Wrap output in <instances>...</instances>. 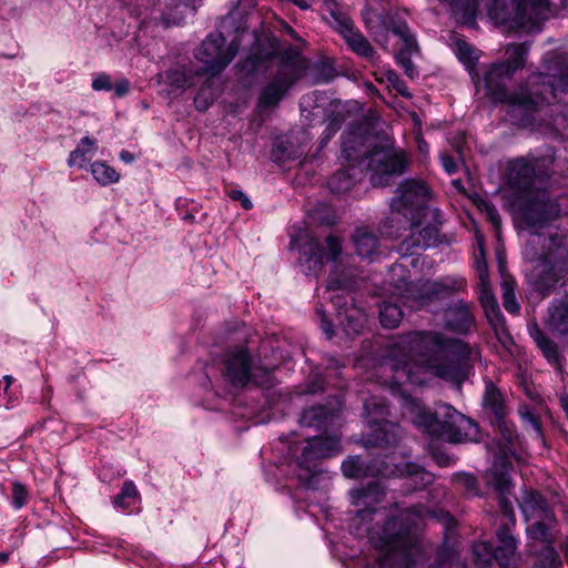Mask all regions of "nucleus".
<instances>
[{
  "label": "nucleus",
  "mask_w": 568,
  "mask_h": 568,
  "mask_svg": "<svg viewBox=\"0 0 568 568\" xmlns=\"http://www.w3.org/2000/svg\"><path fill=\"white\" fill-rule=\"evenodd\" d=\"M519 220L528 231L523 255L532 264L530 278L537 291L549 292L561 273L568 271V240L565 235L544 234L545 227L559 214L558 204L545 187L514 197Z\"/></svg>",
  "instance_id": "f257e3e1"
},
{
  "label": "nucleus",
  "mask_w": 568,
  "mask_h": 568,
  "mask_svg": "<svg viewBox=\"0 0 568 568\" xmlns=\"http://www.w3.org/2000/svg\"><path fill=\"white\" fill-rule=\"evenodd\" d=\"M403 343L408 346L410 355L404 361H393L396 383L414 382L413 361L454 384L460 385L466 379L470 348L463 341L445 337L438 332H414Z\"/></svg>",
  "instance_id": "f03ea898"
},
{
  "label": "nucleus",
  "mask_w": 568,
  "mask_h": 568,
  "mask_svg": "<svg viewBox=\"0 0 568 568\" xmlns=\"http://www.w3.org/2000/svg\"><path fill=\"white\" fill-rule=\"evenodd\" d=\"M425 516L447 519L448 514L429 510L422 505L413 506L398 516L389 518L383 527L371 531L369 540L378 551V568H413L420 557L422 549L413 535Z\"/></svg>",
  "instance_id": "7ed1b4c3"
},
{
  "label": "nucleus",
  "mask_w": 568,
  "mask_h": 568,
  "mask_svg": "<svg viewBox=\"0 0 568 568\" xmlns=\"http://www.w3.org/2000/svg\"><path fill=\"white\" fill-rule=\"evenodd\" d=\"M363 139L355 133H348L343 138L342 158L347 163V169L337 171L328 181V187L334 193H344L348 191L356 180L355 163L372 172L371 183L374 186H385L392 178L400 176L405 173L409 164L407 154L402 150H396L392 145L385 144L374 146L368 152H362Z\"/></svg>",
  "instance_id": "20e7f679"
},
{
  "label": "nucleus",
  "mask_w": 568,
  "mask_h": 568,
  "mask_svg": "<svg viewBox=\"0 0 568 568\" xmlns=\"http://www.w3.org/2000/svg\"><path fill=\"white\" fill-rule=\"evenodd\" d=\"M413 423L428 435L449 443L477 440L478 425L452 405L438 403L435 410L416 406Z\"/></svg>",
  "instance_id": "39448f33"
},
{
  "label": "nucleus",
  "mask_w": 568,
  "mask_h": 568,
  "mask_svg": "<svg viewBox=\"0 0 568 568\" xmlns=\"http://www.w3.org/2000/svg\"><path fill=\"white\" fill-rule=\"evenodd\" d=\"M406 270L403 265H394L390 268V283L394 285V294L410 303V306L424 305L428 301L448 296L465 288L466 281L458 276H445L438 281L420 280L415 283L405 277Z\"/></svg>",
  "instance_id": "423d86ee"
},
{
  "label": "nucleus",
  "mask_w": 568,
  "mask_h": 568,
  "mask_svg": "<svg viewBox=\"0 0 568 568\" xmlns=\"http://www.w3.org/2000/svg\"><path fill=\"white\" fill-rule=\"evenodd\" d=\"M305 63L298 54L284 59L275 74L261 89L257 109L265 111L277 108L291 88L303 75Z\"/></svg>",
  "instance_id": "0eeeda50"
},
{
  "label": "nucleus",
  "mask_w": 568,
  "mask_h": 568,
  "mask_svg": "<svg viewBox=\"0 0 568 568\" xmlns=\"http://www.w3.org/2000/svg\"><path fill=\"white\" fill-rule=\"evenodd\" d=\"M550 159L518 158L509 163L508 183L515 196H520L544 187V182L550 176Z\"/></svg>",
  "instance_id": "6e6552de"
},
{
  "label": "nucleus",
  "mask_w": 568,
  "mask_h": 568,
  "mask_svg": "<svg viewBox=\"0 0 568 568\" xmlns=\"http://www.w3.org/2000/svg\"><path fill=\"white\" fill-rule=\"evenodd\" d=\"M548 10V0H518L514 12L506 9L504 0H495L489 14L498 23L526 28L538 26L547 18Z\"/></svg>",
  "instance_id": "1a4fd4ad"
},
{
  "label": "nucleus",
  "mask_w": 568,
  "mask_h": 568,
  "mask_svg": "<svg viewBox=\"0 0 568 568\" xmlns=\"http://www.w3.org/2000/svg\"><path fill=\"white\" fill-rule=\"evenodd\" d=\"M225 376L236 387H244L248 383L270 388L274 377L270 369L254 366L246 349L231 352L224 361Z\"/></svg>",
  "instance_id": "9d476101"
},
{
  "label": "nucleus",
  "mask_w": 568,
  "mask_h": 568,
  "mask_svg": "<svg viewBox=\"0 0 568 568\" xmlns=\"http://www.w3.org/2000/svg\"><path fill=\"white\" fill-rule=\"evenodd\" d=\"M328 291H342L332 295L331 300L336 308L337 317L341 326L348 335L359 334L366 325V313L363 308L354 303V298L349 291L352 285L349 282L342 278H329L327 283Z\"/></svg>",
  "instance_id": "9b49d317"
},
{
  "label": "nucleus",
  "mask_w": 568,
  "mask_h": 568,
  "mask_svg": "<svg viewBox=\"0 0 568 568\" xmlns=\"http://www.w3.org/2000/svg\"><path fill=\"white\" fill-rule=\"evenodd\" d=\"M239 49L240 41L237 39H233L226 44V39L222 33H211L199 48L196 58L205 64L206 72L217 74L232 62Z\"/></svg>",
  "instance_id": "f8f14e48"
},
{
  "label": "nucleus",
  "mask_w": 568,
  "mask_h": 568,
  "mask_svg": "<svg viewBox=\"0 0 568 568\" xmlns=\"http://www.w3.org/2000/svg\"><path fill=\"white\" fill-rule=\"evenodd\" d=\"M392 199L390 207L408 221L419 220L429 197L427 185L420 180H404Z\"/></svg>",
  "instance_id": "ddd939ff"
},
{
  "label": "nucleus",
  "mask_w": 568,
  "mask_h": 568,
  "mask_svg": "<svg viewBox=\"0 0 568 568\" xmlns=\"http://www.w3.org/2000/svg\"><path fill=\"white\" fill-rule=\"evenodd\" d=\"M339 448V438L335 436L313 437L305 442L296 463L300 468L314 475L317 471V460L338 453Z\"/></svg>",
  "instance_id": "4468645a"
},
{
  "label": "nucleus",
  "mask_w": 568,
  "mask_h": 568,
  "mask_svg": "<svg viewBox=\"0 0 568 568\" xmlns=\"http://www.w3.org/2000/svg\"><path fill=\"white\" fill-rule=\"evenodd\" d=\"M327 252L325 253L317 240H310L302 248L303 255L306 256L308 271L317 273L321 271L325 261H336L342 252V243L339 237L329 235L326 239Z\"/></svg>",
  "instance_id": "2eb2a0df"
},
{
  "label": "nucleus",
  "mask_w": 568,
  "mask_h": 568,
  "mask_svg": "<svg viewBox=\"0 0 568 568\" xmlns=\"http://www.w3.org/2000/svg\"><path fill=\"white\" fill-rule=\"evenodd\" d=\"M446 328L457 334H468L475 326L471 305L463 300L452 303L444 313Z\"/></svg>",
  "instance_id": "dca6fc26"
},
{
  "label": "nucleus",
  "mask_w": 568,
  "mask_h": 568,
  "mask_svg": "<svg viewBox=\"0 0 568 568\" xmlns=\"http://www.w3.org/2000/svg\"><path fill=\"white\" fill-rule=\"evenodd\" d=\"M545 325L554 335L568 344V294L550 303Z\"/></svg>",
  "instance_id": "f3484780"
},
{
  "label": "nucleus",
  "mask_w": 568,
  "mask_h": 568,
  "mask_svg": "<svg viewBox=\"0 0 568 568\" xmlns=\"http://www.w3.org/2000/svg\"><path fill=\"white\" fill-rule=\"evenodd\" d=\"M384 495L383 488L375 481L349 491L352 504L358 508L357 516L363 519L374 511V507L384 499Z\"/></svg>",
  "instance_id": "a211bd4d"
},
{
  "label": "nucleus",
  "mask_w": 568,
  "mask_h": 568,
  "mask_svg": "<svg viewBox=\"0 0 568 568\" xmlns=\"http://www.w3.org/2000/svg\"><path fill=\"white\" fill-rule=\"evenodd\" d=\"M410 222V235L402 242V250L427 248L438 243V231L434 226L419 229L418 220Z\"/></svg>",
  "instance_id": "6ab92c4d"
},
{
  "label": "nucleus",
  "mask_w": 568,
  "mask_h": 568,
  "mask_svg": "<svg viewBox=\"0 0 568 568\" xmlns=\"http://www.w3.org/2000/svg\"><path fill=\"white\" fill-rule=\"evenodd\" d=\"M526 520L546 519L555 520V515L546 499L537 491H526L520 504Z\"/></svg>",
  "instance_id": "aec40b11"
},
{
  "label": "nucleus",
  "mask_w": 568,
  "mask_h": 568,
  "mask_svg": "<svg viewBox=\"0 0 568 568\" xmlns=\"http://www.w3.org/2000/svg\"><path fill=\"white\" fill-rule=\"evenodd\" d=\"M483 407L498 424H501L507 415L505 399L498 387L490 381L486 383Z\"/></svg>",
  "instance_id": "412c9836"
},
{
  "label": "nucleus",
  "mask_w": 568,
  "mask_h": 568,
  "mask_svg": "<svg viewBox=\"0 0 568 568\" xmlns=\"http://www.w3.org/2000/svg\"><path fill=\"white\" fill-rule=\"evenodd\" d=\"M337 32L341 33L348 47L356 54L366 59L374 58L375 50L369 44L368 40L361 32L354 29L352 20L348 22V26H344Z\"/></svg>",
  "instance_id": "4be33fe9"
},
{
  "label": "nucleus",
  "mask_w": 568,
  "mask_h": 568,
  "mask_svg": "<svg viewBox=\"0 0 568 568\" xmlns=\"http://www.w3.org/2000/svg\"><path fill=\"white\" fill-rule=\"evenodd\" d=\"M400 437V427L397 424L384 420L378 424L375 433L369 435L366 444L368 446L388 447L396 445Z\"/></svg>",
  "instance_id": "5701e85b"
},
{
  "label": "nucleus",
  "mask_w": 568,
  "mask_h": 568,
  "mask_svg": "<svg viewBox=\"0 0 568 568\" xmlns=\"http://www.w3.org/2000/svg\"><path fill=\"white\" fill-rule=\"evenodd\" d=\"M498 545L494 548L495 560L501 566L508 565L517 549V540L510 532L507 525L501 526L497 531Z\"/></svg>",
  "instance_id": "b1692460"
},
{
  "label": "nucleus",
  "mask_w": 568,
  "mask_h": 568,
  "mask_svg": "<svg viewBox=\"0 0 568 568\" xmlns=\"http://www.w3.org/2000/svg\"><path fill=\"white\" fill-rule=\"evenodd\" d=\"M529 334L546 359L552 365H559L561 355L558 345L548 337L537 325L529 328Z\"/></svg>",
  "instance_id": "393cba45"
},
{
  "label": "nucleus",
  "mask_w": 568,
  "mask_h": 568,
  "mask_svg": "<svg viewBox=\"0 0 568 568\" xmlns=\"http://www.w3.org/2000/svg\"><path fill=\"white\" fill-rule=\"evenodd\" d=\"M98 150L97 140L89 136L81 139L79 145L70 153L68 159L69 166L87 169V164Z\"/></svg>",
  "instance_id": "a878e982"
},
{
  "label": "nucleus",
  "mask_w": 568,
  "mask_h": 568,
  "mask_svg": "<svg viewBox=\"0 0 568 568\" xmlns=\"http://www.w3.org/2000/svg\"><path fill=\"white\" fill-rule=\"evenodd\" d=\"M353 243L357 254L362 257H371L377 248V237L366 227H359L353 235Z\"/></svg>",
  "instance_id": "bb28decb"
},
{
  "label": "nucleus",
  "mask_w": 568,
  "mask_h": 568,
  "mask_svg": "<svg viewBox=\"0 0 568 568\" xmlns=\"http://www.w3.org/2000/svg\"><path fill=\"white\" fill-rule=\"evenodd\" d=\"M507 60L499 63V69H504L506 75H513L525 64L527 50L520 44H509L506 49Z\"/></svg>",
  "instance_id": "cd10ccee"
},
{
  "label": "nucleus",
  "mask_w": 568,
  "mask_h": 568,
  "mask_svg": "<svg viewBox=\"0 0 568 568\" xmlns=\"http://www.w3.org/2000/svg\"><path fill=\"white\" fill-rule=\"evenodd\" d=\"M488 483L501 495L509 491L511 485L508 466L504 462H496L488 473Z\"/></svg>",
  "instance_id": "c85d7f7f"
},
{
  "label": "nucleus",
  "mask_w": 568,
  "mask_h": 568,
  "mask_svg": "<svg viewBox=\"0 0 568 568\" xmlns=\"http://www.w3.org/2000/svg\"><path fill=\"white\" fill-rule=\"evenodd\" d=\"M274 57V50H268L265 52L256 51L248 57H246L243 61L237 63V68L244 72L246 75L253 74L254 72L266 67V63Z\"/></svg>",
  "instance_id": "c756f323"
},
{
  "label": "nucleus",
  "mask_w": 568,
  "mask_h": 568,
  "mask_svg": "<svg viewBox=\"0 0 568 568\" xmlns=\"http://www.w3.org/2000/svg\"><path fill=\"white\" fill-rule=\"evenodd\" d=\"M90 172L93 179L103 186L119 182L120 174L115 169L104 161H95L90 165Z\"/></svg>",
  "instance_id": "7c9ffc66"
},
{
  "label": "nucleus",
  "mask_w": 568,
  "mask_h": 568,
  "mask_svg": "<svg viewBox=\"0 0 568 568\" xmlns=\"http://www.w3.org/2000/svg\"><path fill=\"white\" fill-rule=\"evenodd\" d=\"M404 316L402 308L394 303L383 302L379 306V321L385 328H395Z\"/></svg>",
  "instance_id": "2f4dec72"
},
{
  "label": "nucleus",
  "mask_w": 568,
  "mask_h": 568,
  "mask_svg": "<svg viewBox=\"0 0 568 568\" xmlns=\"http://www.w3.org/2000/svg\"><path fill=\"white\" fill-rule=\"evenodd\" d=\"M396 474L412 479L416 487H423L432 481V475L415 464L406 463L397 467Z\"/></svg>",
  "instance_id": "473e14b6"
},
{
  "label": "nucleus",
  "mask_w": 568,
  "mask_h": 568,
  "mask_svg": "<svg viewBox=\"0 0 568 568\" xmlns=\"http://www.w3.org/2000/svg\"><path fill=\"white\" fill-rule=\"evenodd\" d=\"M534 568H564L557 550L551 545H545L538 552Z\"/></svg>",
  "instance_id": "72a5a7b5"
},
{
  "label": "nucleus",
  "mask_w": 568,
  "mask_h": 568,
  "mask_svg": "<svg viewBox=\"0 0 568 568\" xmlns=\"http://www.w3.org/2000/svg\"><path fill=\"white\" fill-rule=\"evenodd\" d=\"M534 523L527 528V532L531 539L540 540L546 545H551L552 540L549 535L550 528L554 526L555 520L532 519Z\"/></svg>",
  "instance_id": "f704fd0d"
},
{
  "label": "nucleus",
  "mask_w": 568,
  "mask_h": 568,
  "mask_svg": "<svg viewBox=\"0 0 568 568\" xmlns=\"http://www.w3.org/2000/svg\"><path fill=\"white\" fill-rule=\"evenodd\" d=\"M503 305L505 310L511 314L519 311V304L515 296V281L511 276H504L501 283Z\"/></svg>",
  "instance_id": "c9c22d12"
},
{
  "label": "nucleus",
  "mask_w": 568,
  "mask_h": 568,
  "mask_svg": "<svg viewBox=\"0 0 568 568\" xmlns=\"http://www.w3.org/2000/svg\"><path fill=\"white\" fill-rule=\"evenodd\" d=\"M439 2L446 6L452 14L463 18L474 16L477 8V0H439Z\"/></svg>",
  "instance_id": "e433bc0d"
},
{
  "label": "nucleus",
  "mask_w": 568,
  "mask_h": 568,
  "mask_svg": "<svg viewBox=\"0 0 568 568\" xmlns=\"http://www.w3.org/2000/svg\"><path fill=\"white\" fill-rule=\"evenodd\" d=\"M324 10L329 14V23L338 31L344 26H348L349 17L341 10V6L336 0H325Z\"/></svg>",
  "instance_id": "4c0bfd02"
},
{
  "label": "nucleus",
  "mask_w": 568,
  "mask_h": 568,
  "mask_svg": "<svg viewBox=\"0 0 568 568\" xmlns=\"http://www.w3.org/2000/svg\"><path fill=\"white\" fill-rule=\"evenodd\" d=\"M138 490L132 481H125L121 493L114 498V505L128 509L138 499Z\"/></svg>",
  "instance_id": "58836bf2"
},
{
  "label": "nucleus",
  "mask_w": 568,
  "mask_h": 568,
  "mask_svg": "<svg viewBox=\"0 0 568 568\" xmlns=\"http://www.w3.org/2000/svg\"><path fill=\"white\" fill-rule=\"evenodd\" d=\"M480 287L481 288L479 300L481 302L483 307L486 311L488 320L501 315L497 301L491 291L488 288V282H486L485 285H480Z\"/></svg>",
  "instance_id": "ea45409f"
},
{
  "label": "nucleus",
  "mask_w": 568,
  "mask_h": 568,
  "mask_svg": "<svg viewBox=\"0 0 568 568\" xmlns=\"http://www.w3.org/2000/svg\"><path fill=\"white\" fill-rule=\"evenodd\" d=\"M394 34L399 37L404 42V48L417 49V42L414 34L409 31L406 22H388V28Z\"/></svg>",
  "instance_id": "a19ab883"
},
{
  "label": "nucleus",
  "mask_w": 568,
  "mask_h": 568,
  "mask_svg": "<svg viewBox=\"0 0 568 568\" xmlns=\"http://www.w3.org/2000/svg\"><path fill=\"white\" fill-rule=\"evenodd\" d=\"M363 19L365 21L367 29L373 34H376L379 31V29L385 30L388 28L387 19L372 9H366L363 12Z\"/></svg>",
  "instance_id": "79ce46f5"
},
{
  "label": "nucleus",
  "mask_w": 568,
  "mask_h": 568,
  "mask_svg": "<svg viewBox=\"0 0 568 568\" xmlns=\"http://www.w3.org/2000/svg\"><path fill=\"white\" fill-rule=\"evenodd\" d=\"M474 557L478 565L486 567L495 559L494 547L489 542H478L474 545Z\"/></svg>",
  "instance_id": "37998d69"
},
{
  "label": "nucleus",
  "mask_w": 568,
  "mask_h": 568,
  "mask_svg": "<svg viewBox=\"0 0 568 568\" xmlns=\"http://www.w3.org/2000/svg\"><path fill=\"white\" fill-rule=\"evenodd\" d=\"M416 51H418V48L417 49H410L409 47L403 48L396 55L397 64L400 68H403L404 72L407 74V77H409L412 79L417 77V74H418L415 65L413 64V62L410 60L412 53L416 52Z\"/></svg>",
  "instance_id": "c03bdc74"
},
{
  "label": "nucleus",
  "mask_w": 568,
  "mask_h": 568,
  "mask_svg": "<svg viewBox=\"0 0 568 568\" xmlns=\"http://www.w3.org/2000/svg\"><path fill=\"white\" fill-rule=\"evenodd\" d=\"M454 483L463 488L465 493L470 496H477L479 494L477 479L467 473H458L453 476Z\"/></svg>",
  "instance_id": "a18cd8bd"
},
{
  "label": "nucleus",
  "mask_w": 568,
  "mask_h": 568,
  "mask_svg": "<svg viewBox=\"0 0 568 568\" xmlns=\"http://www.w3.org/2000/svg\"><path fill=\"white\" fill-rule=\"evenodd\" d=\"M29 499V491L27 487L18 480L11 484V505L14 509L24 507Z\"/></svg>",
  "instance_id": "49530a36"
},
{
  "label": "nucleus",
  "mask_w": 568,
  "mask_h": 568,
  "mask_svg": "<svg viewBox=\"0 0 568 568\" xmlns=\"http://www.w3.org/2000/svg\"><path fill=\"white\" fill-rule=\"evenodd\" d=\"M342 471L347 478H359L364 475V465L359 457H349L342 464Z\"/></svg>",
  "instance_id": "de8ad7c7"
},
{
  "label": "nucleus",
  "mask_w": 568,
  "mask_h": 568,
  "mask_svg": "<svg viewBox=\"0 0 568 568\" xmlns=\"http://www.w3.org/2000/svg\"><path fill=\"white\" fill-rule=\"evenodd\" d=\"M489 322L494 326L495 335L501 344L507 345L511 343V336L505 326L501 315L489 318Z\"/></svg>",
  "instance_id": "09e8293b"
},
{
  "label": "nucleus",
  "mask_w": 568,
  "mask_h": 568,
  "mask_svg": "<svg viewBox=\"0 0 568 568\" xmlns=\"http://www.w3.org/2000/svg\"><path fill=\"white\" fill-rule=\"evenodd\" d=\"M455 53L458 59L465 63H470L476 59L474 49L466 41L458 40L455 47Z\"/></svg>",
  "instance_id": "8fccbe9b"
},
{
  "label": "nucleus",
  "mask_w": 568,
  "mask_h": 568,
  "mask_svg": "<svg viewBox=\"0 0 568 568\" xmlns=\"http://www.w3.org/2000/svg\"><path fill=\"white\" fill-rule=\"evenodd\" d=\"M156 79H158V82L160 84H168L170 88L169 89H165L164 91L166 92V94H171L172 92H174L176 89H178V78H176V72L173 71V70H168L165 72H161L156 75Z\"/></svg>",
  "instance_id": "3c124183"
},
{
  "label": "nucleus",
  "mask_w": 568,
  "mask_h": 568,
  "mask_svg": "<svg viewBox=\"0 0 568 568\" xmlns=\"http://www.w3.org/2000/svg\"><path fill=\"white\" fill-rule=\"evenodd\" d=\"M480 210L487 219L490 221L495 229L500 226V216L498 214L497 209L489 202L483 201L479 205Z\"/></svg>",
  "instance_id": "603ef678"
},
{
  "label": "nucleus",
  "mask_w": 568,
  "mask_h": 568,
  "mask_svg": "<svg viewBox=\"0 0 568 568\" xmlns=\"http://www.w3.org/2000/svg\"><path fill=\"white\" fill-rule=\"evenodd\" d=\"M94 91H110L112 90L111 77L104 72L97 74L91 83Z\"/></svg>",
  "instance_id": "864d4df0"
},
{
  "label": "nucleus",
  "mask_w": 568,
  "mask_h": 568,
  "mask_svg": "<svg viewBox=\"0 0 568 568\" xmlns=\"http://www.w3.org/2000/svg\"><path fill=\"white\" fill-rule=\"evenodd\" d=\"M317 315L320 316V324L322 331L326 334L328 338H331L334 334L333 326L331 322L328 321L325 312L322 308L316 310Z\"/></svg>",
  "instance_id": "5fc2aeb1"
},
{
  "label": "nucleus",
  "mask_w": 568,
  "mask_h": 568,
  "mask_svg": "<svg viewBox=\"0 0 568 568\" xmlns=\"http://www.w3.org/2000/svg\"><path fill=\"white\" fill-rule=\"evenodd\" d=\"M229 196L234 201H240L242 207L245 210H250L253 206L251 200L240 190L230 191Z\"/></svg>",
  "instance_id": "6e6d98bb"
},
{
  "label": "nucleus",
  "mask_w": 568,
  "mask_h": 568,
  "mask_svg": "<svg viewBox=\"0 0 568 568\" xmlns=\"http://www.w3.org/2000/svg\"><path fill=\"white\" fill-rule=\"evenodd\" d=\"M439 159H440V163H442L444 170L448 174H453L457 171V163L450 155H448L446 153H442Z\"/></svg>",
  "instance_id": "4d7b16f0"
},
{
  "label": "nucleus",
  "mask_w": 568,
  "mask_h": 568,
  "mask_svg": "<svg viewBox=\"0 0 568 568\" xmlns=\"http://www.w3.org/2000/svg\"><path fill=\"white\" fill-rule=\"evenodd\" d=\"M388 80L394 83V88L402 97H410L406 84L397 79V75L394 72H390L388 75Z\"/></svg>",
  "instance_id": "13d9d810"
},
{
  "label": "nucleus",
  "mask_w": 568,
  "mask_h": 568,
  "mask_svg": "<svg viewBox=\"0 0 568 568\" xmlns=\"http://www.w3.org/2000/svg\"><path fill=\"white\" fill-rule=\"evenodd\" d=\"M112 89L116 97H124L130 91V81L128 79H121L114 84V87L112 85Z\"/></svg>",
  "instance_id": "bf43d9fd"
},
{
  "label": "nucleus",
  "mask_w": 568,
  "mask_h": 568,
  "mask_svg": "<svg viewBox=\"0 0 568 568\" xmlns=\"http://www.w3.org/2000/svg\"><path fill=\"white\" fill-rule=\"evenodd\" d=\"M339 128H341V124L336 119L331 120L326 126V134L322 139V145H325L328 142V140L332 138V135L335 134L339 130Z\"/></svg>",
  "instance_id": "052dcab7"
},
{
  "label": "nucleus",
  "mask_w": 568,
  "mask_h": 568,
  "mask_svg": "<svg viewBox=\"0 0 568 568\" xmlns=\"http://www.w3.org/2000/svg\"><path fill=\"white\" fill-rule=\"evenodd\" d=\"M477 273L479 277L480 285H485L488 282V270L485 261H476Z\"/></svg>",
  "instance_id": "680f3d73"
},
{
  "label": "nucleus",
  "mask_w": 568,
  "mask_h": 568,
  "mask_svg": "<svg viewBox=\"0 0 568 568\" xmlns=\"http://www.w3.org/2000/svg\"><path fill=\"white\" fill-rule=\"evenodd\" d=\"M433 458L442 467L448 466L453 462V459L448 455H446V454H444L442 452H434L433 453Z\"/></svg>",
  "instance_id": "e2e57ef3"
},
{
  "label": "nucleus",
  "mask_w": 568,
  "mask_h": 568,
  "mask_svg": "<svg viewBox=\"0 0 568 568\" xmlns=\"http://www.w3.org/2000/svg\"><path fill=\"white\" fill-rule=\"evenodd\" d=\"M119 158L122 162L126 164H131L135 161V155L126 150H122L119 154Z\"/></svg>",
  "instance_id": "0e129e2a"
},
{
  "label": "nucleus",
  "mask_w": 568,
  "mask_h": 568,
  "mask_svg": "<svg viewBox=\"0 0 568 568\" xmlns=\"http://www.w3.org/2000/svg\"><path fill=\"white\" fill-rule=\"evenodd\" d=\"M316 416H317V410L315 408H311V409L304 412L302 422L306 425H311V423L308 420Z\"/></svg>",
  "instance_id": "69168bd1"
},
{
  "label": "nucleus",
  "mask_w": 568,
  "mask_h": 568,
  "mask_svg": "<svg viewBox=\"0 0 568 568\" xmlns=\"http://www.w3.org/2000/svg\"><path fill=\"white\" fill-rule=\"evenodd\" d=\"M183 3L186 8L194 12L196 8L201 4V0H180V4Z\"/></svg>",
  "instance_id": "338daca9"
},
{
  "label": "nucleus",
  "mask_w": 568,
  "mask_h": 568,
  "mask_svg": "<svg viewBox=\"0 0 568 568\" xmlns=\"http://www.w3.org/2000/svg\"><path fill=\"white\" fill-rule=\"evenodd\" d=\"M374 405L377 409L381 410V413L383 414L384 410L386 409V405H385V402L384 400H381L379 403L377 404H374V403H366L365 404V409L369 413L371 410V406Z\"/></svg>",
  "instance_id": "774afa93"
}]
</instances>
